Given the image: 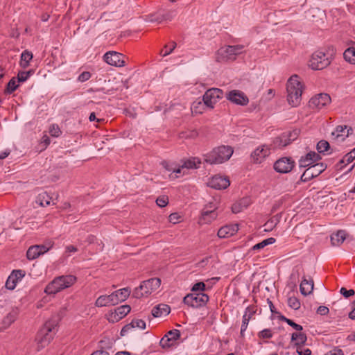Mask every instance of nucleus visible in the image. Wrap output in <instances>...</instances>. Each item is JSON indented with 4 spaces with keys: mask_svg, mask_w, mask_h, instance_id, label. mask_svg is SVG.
<instances>
[{
    "mask_svg": "<svg viewBox=\"0 0 355 355\" xmlns=\"http://www.w3.org/2000/svg\"><path fill=\"white\" fill-rule=\"evenodd\" d=\"M304 85L297 75L291 76L286 83L287 101L292 107L298 106L302 101Z\"/></svg>",
    "mask_w": 355,
    "mask_h": 355,
    "instance_id": "1",
    "label": "nucleus"
},
{
    "mask_svg": "<svg viewBox=\"0 0 355 355\" xmlns=\"http://www.w3.org/2000/svg\"><path fill=\"white\" fill-rule=\"evenodd\" d=\"M234 149L230 146H220L205 155V162L209 164H220L230 159Z\"/></svg>",
    "mask_w": 355,
    "mask_h": 355,
    "instance_id": "2",
    "label": "nucleus"
},
{
    "mask_svg": "<svg viewBox=\"0 0 355 355\" xmlns=\"http://www.w3.org/2000/svg\"><path fill=\"white\" fill-rule=\"evenodd\" d=\"M57 324V320L51 319L46 322L43 327L38 331L36 337L38 350L46 347L53 339Z\"/></svg>",
    "mask_w": 355,
    "mask_h": 355,
    "instance_id": "3",
    "label": "nucleus"
},
{
    "mask_svg": "<svg viewBox=\"0 0 355 355\" xmlns=\"http://www.w3.org/2000/svg\"><path fill=\"white\" fill-rule=\"evenodd\" d=\"M160 279L156 277L149 279L144 281L139 287L136 288L132 295L136 298L147 297L156 291L160 286Z\"/></svg>",
    "mask_w": 355,
    "mask_h": 355,
    "instance_id": "4",
    "label": "nucleus"
},
{
    "mask_svg": "<svg viewBox=\"0 0 355 355\" xmlns=\"http://www.w3.org/2000/svg\"><path fill=\"white\" fill-rule=\"evenodd\" d=\"M243 45L227 46L218 50L217 60L218 62L234 60L236 56L242 53Z\"/></svg>",
    "mask_w": 355,
    "mask_h": 355,
    "instance_id": "5",
    "label": "nucleus"
},
{
    "mask_svg": "<svg viewBox=\"0 0 355 355\" xmlns=\"http://www.w3.org/2000/svg\"><path fill=\"white\" fill-rule=\"evenodd\" d=\"M209 299V296L204 293H193L187 294L183 298V302L189 306L198 309L205 306Z\"/></svg>",
    "mask_w": 355,
    "mask_h": 355,
    "instance_id": "6",
    "label": "nucleus"
},
{
    "mask_svg": "<svg viewBox=\"0 0 355 355\" xmlns=\"http://www.w3.org/2000/svg\"><path fill=\"white\" fill-rule=\"evenodd\" d=\"M330 63V59L323 51H316L312 54L309 65L313 70H322Z\"/></svg>",
    "mask_w": 355,
    "mask_h": 355,
    "instance_id": "7",
    "label": "nucleus"
},
{
    "mask_svg": "<svg viewBox=\"0 0 355 355\" xmlns=\"http://www.w3.org/2000/svg\"><path fill=\"white\" fill-rule=\"evenodd\" d=\"M327 168V165L324 163H317L308 167L300 177V181L306 182L313 178L318 177Z\"/></svg>",
    "mask_w": 355,
    "mask_h": 355,
    "instance_id": "8",
    "label": "nucleus"
},
{
    "mask_svg": "<svg viewBox=\"0 0 355 355\" xmlns=\"http://www.w3.org/2000/svg\"><path fill=\"white\" fill-rule=\"evenodd\" d=\"M223 92L218 88H211L207 89L202 96L204 104L210 108H214L218 101L223 98Z\"/></svg>",
    "mask_w": 355,
    "mask_h": 355,
    "instance_id": "9",
    "label": "nucleus"
},
{
    "mask_svg": "<svg viewBox=\"0 0 355 355\" xmlns=\"http://www.w3.org/2000/svg\"><path fill=\"white\" fill-rule=\"evenodd\" d=\"M295 164V162L291 157H282L274 163L273 168L279 173H288L292 171Z\"/></svg>",
    "mask_w": 355,
    "mask_h": 355,
    "instance_id": "10",
    "label": "nucleus"
},
{
    "mask_svg": "<svg viewBox=\"0 0 355 355\" xmlns=\"http://www.w3.org/2000/svg\"><path fill=\"white\" fill-rule=\"evenodd\" d=\"M330 103V96L326 93H321L310 99L309 106L311 109L320 110L329 105Z\"/></svg>",
    "mask_w": 355,
    "mask_h": 355,
    "instance_id": "11",
    "label": "nucleus"
},
{
    "mask_svg": "<svg viewBox=\"0 0 355 355\" xmlns=\"http://www.w3.org/2000/svg\"><path fill=\"white\" fill-rule=\"evenodd\" d=\"M226 98L231 103L244 106L248 104V97L241 91L234 89L226 94Z\"/></svg>",
    "mask_w": 355,
    "mask_h": 355,
    "instance_id": "12",
    "label": "nucleus"
},
{
    "mask_svg": "<svg viewBox=\"0 0 355 355\" xmlns=\"http://www.w3.org/2000/svg\"><path fill=\"white\" fill-rule=\"evenodd\" d=\"M180 337V331L178 329L170 330L160 340L159 345L162 348H168L173 346L175 341Z\"/></svg>",
    "mask_w": 355,
    "mask_h": 355,
    "instance_id": "13",
    "label": "nucleus"
},
{
    "mask_svg": "<svg viewBox=\"0 0 355 355\" xmlns=\"http://www.w3.org/2000/svg\"><path fill=\"white\" fill-rule=\"evenodd\" d=\"M123 55L116 51L107 52L104 56V60L110 65L121 67L125 66V61L122 60Z\"/></svg>",
    "mask_w": 355,
    "mask_h": 355,
    "instance_id": "14",
    "label": "nucleus"
},
{
    "mask_svg": "<svg viewBox=\"0 0 355 355\" xmlns=\"http://www.w3.org/2000/svg\"><path fill=\"white\" fill-rule=\"evenodd\" d=\"M230 184V182L227 178L219 175L214 176L208 182V186L215 189H225Z\"/></svg>",
    "mask_w": 355,
    "mask_h": 355,
    "instance_id": "15",
    "label": "nucleus"
},
{
    "mask_svg": "<svg viewBox=\"0 0 355 355\" xmlns=\"http://www.w3.org/2000/svg\"><path fill=\"white\" fill-rule=\"evenodd\" d=\"M239 230L237 224L227 225L220 227L217 233L219 238H228L234 235Z\"/></svg>",
    "mask_w": 355,
    "mask_h": 355,
    "instance_id": "16",
    "label": "nucleus"
},
{
    "mask_svg": "<svg viewBox=\"0 0 355 355\" xmlns=\"http://www.w3.org/2000/svg\"><path fill=\"white\" fill-rule=\"evenodd\" d=\"M270 153V148L263 146L261 148H257L251 154V157L254 163L258 164L261 163L266 157L269 155Z\"/></svg>",
    "mask_w": 355,
    "mask_h": 355,
    "instance_id": "17",
    "label": "nucleus"
},
{
    "mask_svg": "<svg viewBox=\"0 0 355 355\" xmlns=\"http://www.w3.org/2000/svg\"><path fill=\"white\" fill-rule=\"evenodd\" d=\"M200 164H201V162L198 158L192 157L187 160H185L183 164L180 167L176 168V169H173V172H175L176 173H181L182 169H183L184 168H186L187 169L198 168L200 167Z\"/></svg>",
    "mask_w": 355,
    "mask_h": 355,
    "instance_id": "18",
    "label": "nucleus"
},
{
    "mask_svg": "<svg viewBox=\"0 0 355 355\" xmlns=\"http://www.w3.org/2000/svg\"><path fill=\"white\" fill-rule=\"evenodd\" d=\"M55 279L56 280L58 286H60V288L63 290L73 285L76 281V277L73 275H67L56 277Z\"/></svg>",
    "mask_w": 355,
    "mask_h": 355,
    "instance_id": "19",
    "label": "nucleus"
},
{
    "mask_svg": "<svg viewBox=\"0 0 355 355\" xmlns=\"http://www.w3.org/2000/svg\"><path fill=\"white\" fill-rule=\"evenodd\" d=\"M352 131V128H347V125H338L336 127L335 131L332 132V136H334L335 139L340 138L341 141H344Z\"/></svg>",
    "mask_w": 355,
    "mask_h": 355,
    "instance_id": "20",
    "label": "nucleus"
},
{
    "mask_svg": "<svg viewBox=\"0 0 355 355\" xmlns=\"http://www.w3.org/2000/svg\"><path fill=\"white\" fill-rule=\"evenodd\" d=\"M218 215V211L202 210L201 216L199 219L200 224H209L214 220Z\"/></svg>",
    "mask_w": 355,
    "mask_h": 355,
    "instance_id": "21",
    "label": "nucleus"
},
{
    "mask_svg": "<svg viewBox=\"0 0 355 355\" xmlns=\"http://www.w3.org/2000/svg\"><path fill=\"white\" fill-rule=\"evenodd\" d=\"M171 307L165 304H159L155 306L152 310V315L155 318L162 316L163 314L167 315L170 313Z\"/></svg>",
    "mask_w": 355,
    "mask_h": 355,
    "instance_id": "22",
    "label": "nucleus"
},
{
    "mask_svg": "<svg viewBox=\"0 0 355 355\" xmlns=\"http://www.w3.org/2000/svg\"><path fill=\"white\" fill-rule=\"evenodd\" d=\"M313 279L307 280L306 278H304L300 285V293L304 296L309 295L313 290Z\"/></svg>",
    "mask_w": 355,
    "mask_h": 355,
    "instance_id": "23",
    "label": "nucleus"
},
{
    "mask_svg": "<svg viewBox=\"0 0 355 355\" xmlns=\"http://www.w3.org/2000/svg\"><path fill=\"white\" fill-rule=\"evenodd\" d=\"M346 232L345 230H338L336 234L331 236V243L334 246H340L346 239Z\"/></svg>",
    "mask_w": 355,
    "mask_h": 355,
    "instance_id": "24",
    "label": "nucleus"
},
{
    "mask_svg": "<svg viewBox=\"0 0 355 355\" xmlns=\"http://www.w3.org/2000/svg\"><path fill=\"white\" fill-rule=\"evenodd\" d=\"M291 143L288 141V137L286 132L282 133L280 136L276 137L273 141L275 148H283Z\"/></svg>",
    "mask_w": 355,
    "mask_h": 355,
    "instance_id": "25",
    "label": "nucleus"
},
{
    "mask_svg": "<svg viewBox=\"0 0 355 355\" xmlns=\"http://www.w3.org/2000/svg\"><path fill=\"white\" fill-rule=\"evenodd\" d=\"M19 314L17 309H12L3 320V324L5 327H9L17 319Z\"/></svg>",
    "mask_w": 355,
    "mask_h": 355,
    "instance_id": "26",
    "label": "nucleus"
},
{
    "mask_svg": "<svg viewBox=\"0 0 355 355\" xmlns=\"http://www.w3.org/2000/svg\"><path fill=\"white\" fill-rule=\"evenodd\" d=\"M130 310L131 308L129 305H122L117 307L114 311V318L116 320L122 319L130 313Z\"/></svg>",
    "mask_w": 355,
    "mask_h": 355,
    "instance_id": "27",
    "label": "nucleus"
},
{
    "mask_svg": "<svg viewBox=\"0 0 355 355\" xmlns=\"http://www.w3.org/2000/svg\"><path fill=\"white\" fill-rule=\"evenodd\" d=\"M307 340L306 335L302 332L293 333L291 335V340L295 341V345L297 347L304 345Z\"/></svg>",
    "mask_w": 355,
    "mask_h": 355,
    "instance_id": "28",
    "label": "nucleus"
},
{
    "mask_svg": "<svg viewBox=\"0 0 355 355\" xmlns=\"http://www.w3.org/2000/svg\"><path fill=\"white\" fill-rule=\"evenodd\" d=\"M32 58L33 53L28 50H25L21 55L20 66L24 69L27 68Z\"/></svg>",
    "mask_w": 355,
    "mask_h": 355,
    "instance_id": "29",
    "label": "nucleus"
},
{
    "mask_svg": "<svg viewBox=\"0 0 355 355\" xmlns=\"http://www.w3.org/2000/svg\"><path fill=\"white\" fill-rule=\"evenodd\" d=\"M60 291L61 288H60V286H58V284L55 279L51 283H49L44 289V292L49 295L55 294Z\"/></svg>",
    "mask_w": 355,
    "mask_h": 355,
    "instance_id": "30",
    "label": "nucleus"
},
{
    "mask_svg": "<svg viewBox=\"0 0 355 355\" xmlns=\"http://www.w3.org/2000/svg\"><path fill=\"white\" fill-rule=\"evenodd\" d=\"M248 309H249V308L246 309V311H245L244 315H243L242 324H241V337H243L244 331L246 330L248 325V322H249V321L252 317V313H248Z\"/></svg>",
    "mask_w": 355,
    "mask_h": 355,
    "instance_id": "31",
    "label": "nucleus"
},
{
    "mask_svg": "<svg viewBox=\"0 0 355 355\" xmlns=\"http://www.w3.org/2000/svg\"><path fill=\"white\" fill-rule=\"evenodd\" d=\"M51 198L46 192L38 195L36 202L42 207H46L50 205Z\"/></svg>",
    "mask_w": 355,
    "mask_h": 355,
    "instance_id": "32",
    "label": "nucleus"
},
{
    "mask_svg": "<svg viewBox=\"0 0 355 355\" xmlns=\"http://www.w3.org/2000/svg\"><path fill=\"white\" fill-rule=\"evenodd\" d=\"M343 57L347 62L354 64L355 49L353 47H349L348 49H347L343 53Z\"/></svg>",
    "mask_w": 355,
    "mask_h": 355,
    "instance_id": "33",
    "label": "nucleus"
},
{
    "mask_svg": "<svg viewBox=\"0 0 355 355\" xmlns=\"http://www.w3.org/2000/svg\"><path fill=\"white\" fill-rule=\"evenodd\" d=\"M95 305L98 307L113 306L111 304L110 298L109 295H101L96 300Z\"/></svg>",
    "mask_w": 355,
    "mask_h": 355,
    "instance_id": "34",
    "label": "nucleus"
},
{
    "mask_svg": "<svg viewBox=\"0 0 355 355\" xmlns=\"http://www.w3.org/2000/svg\"><path fill=\"white\" fill-rule=\"evenodd\" d=\"M39 256H40V251H38V246H31L26 252V257L29 260L35 259Z\"/></svg>",
    "mask_w": 355,
    "mask_h": 355,
    "instance_id": "35",
    "label": "nucleus"
},
{
    "mask_svg": "<svg viewBox=\"0 0 355 355\" xmlns=\"http://www.w3.org/2000/svg\"><path fill=\"white\" fill-rule=\"evenodd\" d=\"M120 302L125 301L130 295L131 291L129 288H124L115 291Z\"/></svg>",
    "mask_w": 355,
    "mask_h": 355,
    "instance_id": "36",
    "label": "nucleus"
},
{
    "mask_svg": "<svg viewBox=\"0 0 355 355\" xmlns=\"http://www.w3.org/2000/svg\"><path fill=\"white\" fill-rule=\"evenodd\" d=\"M275 242V238L270 237V238L266 239L262 241L261 242L254 245L252 248V250H259L263 249L266 245H270V244H273Z\"/></svg>",
    "mask_w": 355,
    "mask_h": 355,
    "instance_id": "37",
    "label": "nucleus"
},
{
    "mask_svg": "<svg viewBox=\"0 0 355 355\" xmlns=\"http://www.w3.org/2000/svg\"><path fill=\"white\" fill-rule=\"evenodd\" d=\"M355 159V148L347 153L342 159L340 160L338 166L342 164H349Z\"/></svg>",
    "mask_w": 355,
    "mask_h": 355,
    "instance_id": "38",
    "label": "nucleus"
},
{
    "mask_svg": "<svg viewBox=\"0 0 355 355\" xmlns=\"http://www.w3.org/2000/svg\"><path fill=\"white\" fill-rule=\"evenodd\" d=\"M18 87L19 85L17 84L16 78L13 77L8 83L6 89H5V93L10 94L14 92L18 88Z\"/></svg>",
    "mask_w": 355,
    "mask_h": 355,
    "instance_id": "39",
    "label": "nucleus"
},
{
    "mask_svg": "<svg viewBox=\"0 0 355 355\" xmlns=\"http://www.w3.org/2000/svg\"><path fill=\"white\" fill-rule=\"evenodd\" d=\"M168 15L153 14L148 16V20L150 22L160 23L164 20L168 19Z\"/></svg>",
    "mask_w": 355,
    "mask_h": 355,
    "instance_id": "40",
    "label": "nucleus"
},
{
    "mask_svg": "<svg viewBox=\"0 0 355 355\" xmlns=\"http://www.w3.org/2000/svg\"><path fill=\"white\" fill-rule=\"evenodd\" d=\"M330 148L329 142L325 140L320 141L317 144V150L320 153H324Z\"/></svg>",
    "mask_w": 355,
    "mask_h": 355,
    "instance_id": "41",
    "label": "nucleus"
},
{
    "mask_svg": "<svg viewBox=\"0 0 355 355\" xmlns=\"http://www.w3.org/2000/svg\"><path fill=\"white\" fill-rule=\"evenodd\" d=\"M288 306L294 310H298L300 308V302L295 297H290L288 299Z\"/></svg>",
    "mask_w": 355,
    "mask_h": 355,
    "instance_id": "42",
    "label": "nucleus"
},
{
    "mask_svg": "<svg viewBox=\"0 0 355 355\" xmlns=\"http://www.w3.org/2000/svg\"><path fill=\"white\" fill-rule=\"evenodd\" d=\"M176 47V43L175 42H173L171 43V47L168 49V46L167 44H166L164 47L163 49L161 50L160 51V54L165 57L169 54H171L173 51L175 49V48Z\"/></svg>",
    "mask_w": 355,
    "mask_h": 355,
    "instance_id": "43",
    "label": "nucleus"
},
{
    "mask_svg": "<svg viewBox=\"0 0 355 355\" xmlns=\"http://www.w3.org/2000/svg\"><path fill=\"white\" fill-rule=\"evenodd\" d=\"M218 202L216 200H213L211 202H209L203 208L202 210H207L211 211H217L218 209Z\"/></svg>",
    "mask_w": 355,
    "mask_h": 355,
    "instance_id": "44",
    "label": "nucleus"
},
{
    "mask_svg": "<svg viewBox=\"0 0 355 355\" xmlns=\"http://www.w3.org/2000/svg\"><path fill=\"white\" fill-rule=\"evenodd\" d=\"M26 275V272L23 270H13L10 275L15 278L17 282L21 280Z\"/></svg>",
    "mask_w": 355,
    "mask_h": 355,
    "instance_id": "45",
    "label": "nucleus"
},
{
    "mask_svg": "<svg viewBox=\"0 0 355 355\" xmlns=\"http://www.w3.org/2000/svg\"><path fill=\"white\" fill-rule=\"evenodd\" d=\"M206 289V285L204 282H200L195 284L192 288L191 291L193 293H202Z\"/></svg>",
    "mask_w": 355,
    "mask_h": 355,
    "instance_id": "46",
    "label": "nucleus"
},
{
    "mask_svg": "<svg viewBox=\"0 0 355 355\" xmlns=\"http://www.w3.org/2000/svg\"><path fill=\"white\" fill-rule=\"evenodd\" d=\"M17 282H17L12 276L9 275L6 282V288L9 290H13L15 289Z\"/></svg>",
    "mask_w": 355,
    "mask_h": 355,
    "instance_id": "47",
    "label": "nucleus"
},
{
    "mask_svg": "<svg viewBox=\"0 0 355 355\" xmlns=\"http://www.w3.org/2000/svg\"><path fill=\"white\" fill-rule=\"evenodd\" d=\"M156 204L160 207H165L168 204L167 196H160L156 200Z\"/></svg>",
    "mask_w": 355,
    "mask_h": 355,
    "instance_id": "48",
    "label": "nucleus"
},
{
    "mask_svg": "<svg viewBox=\"0 0 355 355\" xmlns=\"http://www.w3.org/2000/svg\"><path fill=\"white\" fill-rule=\"evenodd\" d=\"M61 130L57 124H53L50 126L49 133L52 137H58L61 134Z\"/></svg>",
    "mask_w": 355,
    "mask_h": 355,
    "instance_id": "49",
    "label": "nucleus"
},
{
    "mask_svg": "<svg viewBox=\"0 0 355 355\" xmlns=\"http://www.w3.org/2000/svg\"><path fill=\"white\" fill-rule=\"evenodd\" d=\"M132 325V328L138 327L141 329H144L146 328V322L141 319H134L130 322Z\"/></svg>",
    "mask_w": 355,
    "mask_h": 355,
    "instance_id": "50",
    "label": "nucleus"
},
{
    "mask_svg": "<svg viewBox=\"0 0 355 355\" xmlns=\"http://www.w3.org/2000/svg\"><path fill=\"white\" fill-rule=\"evenodd\" d=\"M258 336L260 338H271L272 337V331L270 329H265L258 334Z\"/></svg>",
    "mask_w": 355,
    "mask_h": 355,
    "instance_id": "51",
    "label": "nucleus"
},
{
    "mask_svg": "<svg viewBox=\"0 0 355 355\" xmlns=\"http://www.w3.org/2000/svg\"><path fill=\"white\" fill-rule=\"evenodd\" d=\"M340 293L345 297L348 298L354 295L355 292L353 289L347 290L345 288L342 287L340 290Z\"/></svg>",
    "mask_w": 355,
    "mask_h": 355,
    "instance_id": "52",
    "label": "nucleus"
},
{
    "mask_svg": "<svg viewBox=\"0 0 355 355\" xmlns=\"http://www.w3.org/2000/svg\"><path fill=\"white\" fill-rule=\"evenodd\" d=\"M286 133L288 137V141L292 142L297 139L299 135V131L297 130H294L293 131L286 132Z\"/></svg>",
    "mask_w": 355,
    "mask_h": 355,
    "instance_id": "53",
    "label": "nucleus"
},
{
    "mask_svg": "<svg viewBox=\"0 0 355 355\" xmlns=\"http://www.w3.org/2000/svg\"><path fill=\"white\" fill-rule=\"evenodd\" d=\"M23 216H20L19 218H17L12 223V226L15 230H20L23 225Z\"/></svg>",
    "mask_w": 355,
    "mask_h": 355,
    "instance_id": "54",
    "label": "nucleus"
},
{
    "mask_svg": "<svg viewBox=\"0 0 355 355\" xmlns=\"http://www.w3.org/2000/svg\"><path fill=\"white\" fill-rule=\"evenodd\" d=\"M90 78H91L90 72L83 71V73H81L79 75L78 80L80 82H85V81L88 80Z\"/></svg>",
    "mask_w": 355,
    "mask_h": 355,
    "instance_id": "55",
    "label": "nucleus"
},
{
    "mask_svg": "<svg viewBox=\"0 0 355 355\" xmlns=\"http://www.w3.org/2000/svg\"><path fill=\"white\" fill-rule=\"evenodd\" d=\"M312 164L311 163L308 161L305 157H304L303 156L299 160V166L300 168H305V167H307V166H311Z\"/></svg>",
    "mask_w": 355,
    "mask_h": 355,
    "instance_id": "56",
    "label": "nucleus"
},
{
    "mask_svg": "<svg viewBox=\"0 0 355 355\" xmlns=\"http://www.w3.org/2000/svg\"><path fill=\"white\" fill-rule=\"evenodd\" d=\"M123 113L126 116H128L129 117H131L132 119H135L137 116V113L135 112V110L133 108H125L123 110Z\"/></svg>",
    "mask_w": 355,
    "mask_h": 355,
    "instance_id": "57",
    "label": "nucleus"
},
{
    "mask_svg": "<svg viewBox=\"0 0 355 355\" xmlns=\"http://www.w3.org/2000/svg\"><path fill=\"white\" fill-rule=\"evenodd\" d=\"M287 324L292 327L293 329H295L296 331H301L303 329L302 325L295 323L291 319H288V320L287 321Z\"/></svg>",
    "mask_w": 355,
    "mask_h": 355,
    "instance_id": "58",
    "label": "nucleus"
},
{
    "mask_svg": "<svg viewBox=\"0 0 355 355\" xmlns=\"http://www.w3.org/2000/svg\"><path fill=\"white\" fill-rule=\"evenodd\" d=\"M245 209L241 206V203H235L232 207V210L233 213L237 214L242 211Z\"/></svg>",
    "mask_w": 355,
    "mask_h": 355,
    "instance_id": "59",
    "label": "nucleus"
},
{
    "mask_svg": "<svg viewBox=\"0 0 355 355\" xmlns=\"http://www.w3.org/2000/svg\"><path fill=\"white\" fill-rule=\"evenodd\" d=\"M17 78L18 82L22 83L26 81L28 78V77L26 76L25 71H20L18 72Z\"/></svg>",
    "mask_w": 355,
    "mask_h": 355,
    "instance_id": "60",
    "label": "nucleus"
},
{
    "mask_svg": "<svg viewBox=\"0 0 355 355\" xmlns=\"http://www.w3.org/2000/svg\"><path fill=\"white\" fill-rule=\"evenodd\" d=\"M329 309L324 306H320L317 309V313L321 315H325L329 313Z\"/></svg>",
    "mask_w": 355,
    "mask_h": 355,
    "instance_id": "61",
    "label": "nucleus"
},
{
    "mask_svg": "<svg viewBox=\"0 0 355 355\" xmlns=\"http://www.w3.org/2000/svg\"><path fill=\"white\" fill-rule=\"evenodd\" d=\"M180 216L178 213H173L169 216V221L173 224L179 223Z\"/></svg>",
    "mask_w": 355,
    "mask_h": 355,
    "instance_id": "62",
    "label": "nucleus"
},
{
    "mask_svg": "<svg viewBox=\"0 0 355 355\" xmlns=\"http://www.w3.org/2000/svg\"><path fill=\"white\" fill-rule=\"evenodd\" d=\"M109 296L110 298L111 304L113 305L117 304L120 302L116 292L112 293V294L109 295Z\"/></svg>",
    "mask_w": 355,
    "mask_h": 355,
    "instance_id": "63",
    "label": "nucleus"
},
{
    "mask_svg": "<svg viewBox=\"0 0 355 355\" xmlns=\"http://www.w3.org/2000/svg\"><path fill=\"white\" fill-rule=\"evenodd\" d=\"M329 355H344L342 349L335 347L328 352Z\"/></svg>",
    "mask_w": 355,
    "mask_h": 355,
    "instance_id": "64",
    "label": "nucleus"
}]
</instances>
